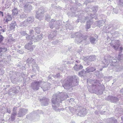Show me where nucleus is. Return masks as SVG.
Returning <instances> with one entry per match:
<instances>
[{"mask_svg":"<svg viewBox=\"0 0 123 123\" xmlns=\"http://www.w3.org/2000/svg\"><path fill=\"white\" fill-rule=\"evenodd\" d=\"M91 86H87L89 91L93 93L94 91L97 92H99L100 89L104 90L105 89L104 86L103 85H101L100 81L97 80H92Z\"/></svg>","mask_w":123,"mask_h":123,"instance_id":"obj_3","label":"nucleus"},{"mask_svg":"<svg viewBox=\"0 0 123 123\" xmlns=\"http://www.w3.org/2000/svg\"><path fill=\"white\" fill-rule=\"evenodd\" d=\"M68 77H71L70 80H72V81H73L74 83H75L74 86H76L78 85V84L79 78L77 76L74 75L72 76H70Z\"/></svg>","mask_w":123,"mask_h":123,"instance_id":"obj_20","label":"nucleus"},{"mask_svg":"<svg viewBox=\"0 0 123 123\" xmlns=\"http://www.w3.org/2000/svg\"><path fill=\"white\" fill-rule=\"evenodd\" d=\"M28 111V110L25 108H21L19 110L17 114V117H22L26 114Z\"/></svg>","mask_w":123,"mask_h":123,"instance_id":"obj_14","label":"nucleus"},{"mask_svg":"<svg viewBox=\"0 0 123 123\" xmlns=\"http://www.w3.org/2000/svg\"><path fill=\"white\" fill-rule=\"evenodd\" d=\"M114 33H115V35L116 34V36H118V32L116 31L114 32Z\"/></svg>","mask_w":123,"mask_h":123,"instance_id":"obj_59","label":"nucleus"},{"mask_svg":"<svg viewBox=\"0 0 123 123\" xmlns=\"http://www.w3.org/2000/svg\"><path fill=\"white\" fill-rule=\"evenodd\" d=\"M29 23L25 20L24 22H22L20 24V26L22 27H24L28 25Z\"/></svg>","mask_w":123,"mask_h":123,"instance_id":"obj_33","label":"nucleus"},{"mask_svg":"<svg viewBox=\"0 0 123 123\" xmlns=\"http://www.w3.org/2000/svg\"><path fill=\"white\" fill-rule=\"evenodd\" d=\"M95 113L96 114H98L99 113V111H96L95 112Z\"/></svg>","mask_w":123,"mask_h":123,"instance_id":"obj_60","label":"nucleus"},{"mask_svg":"<svg viewBox=\"0 0 123 123\" xmlns=\"http://www.w3.org/2000/svg\"><path fill=\"white\" fill-rule=\"evenodd\" d=\"M74 100V99L73 98H71L70 100H67V101L68 102H69L70 103V104H74L75 103Z\"/></svg>","mask_w":123,"mask_h":123,"instance_id":"obj_42","label":"nucleus"},{"mask_svg":"<svg viewBox=\"0 0 123 123\" xmlns=\"http://www.w3.org/2000/svg\"><path fill=\"white\" fill-rule=\"evenodd\" d=\"M79 20L80 19H77V20L76 21V23L79 22Z\"/></svg>","mask_w":123,"mask_h":123,"instance_id":"obj_61","label":"nucleus"},{"mask_svg":"<svg viewBox=\"0 0 123 123\" xmlns=\"http://www.w3.org/2000/svg\"><path fill=\"white\" fill-rule=\"evenodd\" d=\"M40 101L41 104L44 106H46L49 104V99L46 97H43L40 99Z\"/></svg>","mask_w":123,"mask_h":123,"instance_id":"obj_18","label":"nucleus"},{"mask_svg":"<svg viewBox=\"0 0 123 123\" xmlns=\"http://www.w3.org/2000/svg\"><path fill=\"white\" fill-rule=\"evenodd\" d=\"M92 12H93V13L94 14H92V15H93L94 16V15L95 14V13L98 10V6H95L93 7L92 8ZM92 14V13L90 14V15Z\"/></svg>","mask_w":123,"mask_h":123,"instance_id":"obj_36","label":"nucleus"},{"mask_svg":"<svg viewBox=\"0 0 123 123\" xmlns=\"http://www.w3.org/2000/svg\"><path fill=\"white\" fill-rule=\"evenodd\" d=\"M17 108L16 107L13 108V112L11 114V117L9 119V120L12 121H13L15 119L16 116L17 115Z\"/></svg>","mask_w":123,"mask_h":123,"instance_id":"obj_19","label":"nucleus"},{"mask_svg":"<svg viewBox=\"0 0 123 123\" xmlns=\"http://www.w3.org/2000/svg\"><path fill=\"white\" fill-rule=\"evenodd\" d=\"M21 4H23L25 3L26 0H19Z\"/></svg>","mask_w":123,"mask_h":123,"instance_id":"obj_55","label":"nucleus"},{"mask_svg":"<svg viewBox=\"0 0 123 123\" xmlns=\"http://www.w3.org/2000/svg\"><path fill=\"white\" fill-rule=\"evenodd\" d=\"M110 26H109V27H108V30L109 32H110V33H111V30L112 29H113V28H114V29H117V26L116 27H114V26L112 27H110Z\"/></svg>","mask_w":123,"mask_h":123,"instance_id":"obj_41","label":"nucleus"},{"mask_svg":"<svg viewBox=\"0 0 123 123\" xmlns=\"http://www.w3.org/2000/svg\"><path fill=\"white\" fill-rule=\"evenodd\" d=\"M27 17V16L26 14L24 13H23L20 15V18H25Z\"/></svg>","mask_w":123,"mask_h":123,"instance_id":"obj_43","label":"nucleus"},{"mask_svg":"<svg viewBox=\"0 0 123 123\" xmlns=\"http://www.w3.org/2000/svg\"><path fill=\"white\" fill-rule=\"evenodd\" d=\"M108 99H109L110 101L112 102H117L118 101V99L117 97L111 96H109L108 97Z\"/></svg>","mask_w":123,"mask_h":123,"instance_id":"obj_24","label":"nucleus"},{"mask_svg":"<svg viewBox=\"0 0 123 123\" xmlns=\"http://www.w3.org/2000/svg\"><path fill=\"white\" fill-rule=\"evenodd\" d=\"M24 10L25 12L27 13L30 12L32 9V6L30 4V3H26L24 6Z\"/></svg>","mask_w":123,"mask_h":123,"instance_id":"obj_16","label":"nucleus"},{"mask_svg":"<svg viewBox=\"0 0 123 123\" xmlns=\"http://www.w3.org/2000/svg\"><path fill=\"white\" fill-rule=\"evenodd\" d=\"M19 92V91L18 90H15L12 91L13 93H18Z\"/></svg>","mask_w":123,"mask_h":123,"instance_id":"obj_56","label":"nucleus"},{"mask_svg":"<svg viewBox=\"0 0 123 123\" xmlns=\"http://www.w3.org/2000/svg\"><path fill=\"white\" fill-rule=\"evenodd\" d=\"M6 112H8L9 113H10L11 112L10 109V108H7V109Z\"/></svg>","mask_w":123,"mask_h":123,"instance_id":"obj_54","label":"nucleus"},{"mask_svg":"<svg viewBox=\"0 0 123 123\" xmlns=\"http://www.w3.org/2000/svg\"><path fill=\"white\" fill-rule=\"evenodd\" d=\"M6 31H5V30L3 29H1L0 30V43L4 39V37L2 35H0L1 33V32H4Z\"/></svg>","mask_w":123,"mask_h":123,"instance_id":"obj_35","label":"nucleus"},{"mask_svg":"<svg viewBox=\"0 0 123 123\" xmlns=\"http://www.w3.org/2000/svg\"><path fill=\"white\" fill-rule=\"evenodd\" d=\"M94 16V15L92 14L91 15H88L85 18V20H86L88 19L89 20L87 21V25L86 27V29H88L90 28L91 25L92 24V22L90 21V19H92Z\"/></svg>","mask_w":123,"mask_h":123,"instance_id":"obj_13","label":"nucleus"},{"mask_svg":"<svg viewBox=\"0 0 123 123\" xmlns=\"http://www.w3.org/2000/svg\"><path fill=\"white\" fill-rule=\"evenodd\" d=\"M18 52L20 53V54H22L24 53V51H23L21 49V50H18L17 51Z\"/></svg>","mask_w":123,"mask_h":123,"instance_id":"obj_53","label":"nucleus"},{"mask_svg":"<svg viewBox=\"0 0 123 123\" xmlns=\"http://www.w3.org/2000/svg\"><path fill=\"white\" fill-rule=\"evenodd\" d=\"M26 20L29 24H30L34 21V18L33 17L31 16L27 18Z\"/></svg>","mask_w":123,"mask_h":123,"instance_id":"obj_31","label":"nucleus"},{"mask_svg":"<svg viewBox=\"0 0 123 123\" xmlns=\"http://www.w3.org/2000/svg\"><path fill=\"white\" fill-rule=\"evenodd\" d=\"M60 21H57L55 22V25L57 27L58 26L60 25Z\"/></svg>","mask_w":123,"mask_h":123,"instance_id":"obj_51","label":"nucleus"},{"mask_svg":"<svg viewBox=\"0 0 123 123\" xmlns=\"http://www.w3.org/2000/svg\"><path fill=\"white\" fill-rule=\"evenodd\" d=\"M41 86L40 87L44 92L49 89L51 85L50 83L42 80L41 81Z\"/></svg>","mask_w":123,"mask_h":123,"instance_id":"obj_11","label":"nucleus"},{"mask_svg":"<svg viewBox=\"0 0 123 123\" xmlns=\"http://www.w3.org/2000/svg\"><path fill=\"white\" fill-rule=\"evenodd\" d=\"M121 119H122V121H123V116L121 117Z\"/></svg>","mask_w":123,"mask_h":123,"instance_id":"obj_64","label":"nucleus"},{"mask_svg":"<svg viewBox=\"0 0 123 123\" xmlns=\"http://www.w3.org/2000/svg\"><path fill=\"white\" fill-rule=\"evenodd\" d=\"M13 76H11V74L10 75V76L11 77V80L13 84H16L17 83V82H18V79H17V77H16V75H15V74L14 73H13Z\"/></svg>","mask_w":123,"mask_h":123,"instance_id":"obj_22","label":"nucleus"},{"mask_svg":"<svg viewBox=\"0 0 123 123\" xmlns=\"http://www.w3.org/2000/svg\"><path fill=\"white\" fill-rule=\"evenodd\" d=\"M111 62L113 64V65L114 66H116V65L115 64H117L118 63L117 61L114 59H113V60H112Z\"/></svg>","mask_w":123,"mask_h":123,"instance_id":"obj_45","label":"nucleus"},{"mask_svg":"<svg viewBox=\"0 0 123 123\" xmlns=\"http://www.w3.org/2000/svg\"><path fill=\"white\" fill-rule=\"evenodd\" d=\"M115 67L114 68H115L116 71L119 72L121 71L123 69V67L121 65L117 66V65L114 66Z\"/></svg>","mask_w":123,"mask_h":123,"instance_id":"obj_27","label":"nucleus"},{"mask_svg":"<svg viewBox=\"0 0 123 123\" xmlns=\"http://www.w3.org/2000/svg\"><path fill=\"white\" fill-rule=\"evenodd\" d=\"M98 36L96 37H91L90 38V40L91 43L93 44L96 43L95 42L97 41L96 39L97 38Z\"/></svg>","mask_w":123,"mask_h":123,"instance_id":"obj_29","label":"nucleus"},{"mask_svg":"<svg viewBox=\"0 0 123 123\" xmlns=\"http://www.w3.org/2000/svg\"><path fill=\"white\" fill-rule=\"evenodd\" d=\"M110 45L115 50H117L119 46V41L118 40L112 41Z\"/></svg>","mask_w":123,"mask_h":123,"instance_id":"obj_15","label":"nucleus"},{"mask_svg":"<svg viewBox=\"0 0 123 123\" xmlns=\"http://www.w3.org/2000/svg\"><path fill=\"white\" fill-rule=\"evenodd\" d=\"M4 73V71L3 70L1 69L0 68V75H2Z\"/></svg>","mask_w":123,"mask_h":123,"instance_id":"obj_52","label":"nucleus"},{"mask_svg":"<svg viewBox=\"0 0 123 123\" xmlns=\"http://www.w3.org/2000/svg\"><path fill=\"white\" fill-rule=\"evenodd\" d=\"M37 117L38 118V119H37V120H39V116H37V117Z\"/></svg>","mask_w":123,"mask_h":123,"instance_id":"obj_62","label":"nucleus"},{"mask_svg":"<svg viewBox=\"0 0 123 123\" xmlns=\"http://www.w3.org/2000/svg\"><path fill=\"white\" fill-rule=\"evenodd\" d=\"M105 23V22L103 20H100L96 22L95 23V24H96L99 27L104 25Z\"/></svg>","mask_w":123,"mask_h":123,"instance_id":"obj_30","label":"nucleus"},{"mask_svg":"<svg viewBox=\"0 0 123 123\" xmlns=\"http://www.w3.org/2000/svg\"><path fill=\"white\" fill-rule=\"evenodd\" d=\"M85 71L84 70H82L81 71L79 72V75L80 76H83L84 75V74L86 73H85Z\"/></svg>","mask_w":123,"mask_h":123,"instance_id":"obj_44","label":"nucleus"},{"mask_svg":"<svg viewBox=\"0 0 123 123\" xmlns=\"http://www.w3.org/2000/svg\"><path fill=\"white\" fill-rule=\"evenodd\" d=\"M45 12L44 9L43 7H40L38 11L36 12V17L39 20L43 18Z\"/></svg>","mask_w":123,"mask_h":123,"instance_id":"obj_10","label":"nucleus"},{"mask_svg":"<svg viewBox=\"0 0 123 123\" xmlns=\"http://www.w3.org/2000/svg\"><path fill=\"white\" fill-rule=\"evenodd\" d=\"M60 74H58L56 75L54 74L53 75V76L55 78H59L60 77Z\"/></svg>","mask_w":123,"mask_h":123,"instance_id":"obj_48","label":"nucleus"},{"mask_svg":"<svg viewBox=\"0 0 123 123\" xmlns=\"http://www.w3.org/2000/svg\"><path fill=\"white\" fill-rule=\"evenodd\" d=\"M96 59V56L94 55H92L89 57H86L84 58L85 61H87L88 62H90L91 61H94Z\"/></svg>","mask_w":123,"mask_h":123,"instance_id":"obj_21","label":"nucleus"},{"mask_svg":"<svg viewBox=\"0 0 123 123\" xmlns=\"http://www.w3.org/2000/svg\"><path fill=\"white\" fill-rule=\"evenodd\" d=\"M76 62L78 63H80V61L79 60H77V61H76Z\"/></svg>","mask_w":123,"mask_h":123,"instance_id":"obj_63","label":"nucleus"},{"mask_svg":"<svg viewBox=\"0 0 123 123\" xmlns=\"http://www.w3.org/2000/svg\"><path fill=\"white\" fill-rule=\"evenodd\" d=\"M75 35L76 36L75 42L78 44L80 43L83 40H86L88 37L87 36L84 35L79 33H76Z\"/></svg>","mask_w":123,"mask_h":123,"instance_id":"obj_8","label":"nucleus"},{"mask_svg":"<svg viewBox=\"0 0 123 123\" xmlns=\"http://www.w3.org/2000/svg\"><path fill=\"white\" fill-rule=\"evenodd\" d=\"M0 15H2V16H3V12L1 11H0Z\"/></svg>","mask_w":123,"mask_h":123,"instance_id":"obj_58","label":"nucleus"},{"mask_svg":"<svg viewBox=\"0 0 123 123\" xmlns=\"http://www.w3.org/2000/svg\"><path fill=\"white\" fill-rule=\"evenodd\" d=\"M35 30L37 34L39 33L40 30V28L38 27H37L36 28H33L31 30H33H33ZM31 30V29L30 30Z\"/></svg>","mask_w":123,"mask_h":123,"instance_id":"obj_37","label":"nucleus"},{"mask_svg":"<svg viewBox=\"0 0 123 123\" xmlns=\"http://www.w3.org/2000/svg\"><path fill=\"white\" fill-rule=\"evenodd\" d=\"M118 4L121 6H123V0H119Z\"/></svg>","mask_w":123,"mask_h":123,"instance_id":"obj_49","label":"nucleus"},{"mask_svg":"<svg viewBox=\"0 0 123 123\" xmlns=\"http://www.w3.org/2000/svg\"><path fill=\"white\" fill-rule=\"evenodd\" d=\"M96 69L95 68L93 67H88L86 69V71H85V73H88L89 72H92Z\"/></svg>","mask_w":123,"mask_h":123,"instance_id":"obj_25","label":"nucleus"},{"mask_svg":"<svg viewBox=\"0 0 123 123\" xmlns=\"http://www.w3.org/2000/svg\"><path fill=\"white\" fill-rule=\"evenodd\" d=\"M41 80L39 81H36L32 82L31 84V87L32 89L34 91H37L39 89V88L41 86Z\"/></svg>","mask_w":123,"mask_h":123,"instance_id":"obj_9","label":"nucleus"},{"mask_svg":"<svg viewBox=\"0 0 123 123\" xmlns=\"http://www.w3.org/2000/svg\"><path fill=\"white\" fill-rule=\"evenodd\" d=\"M72 112L73 114H76L78 115L83 117L87 113L86 109L81 106L76 105L73 107L72 111Z\"/></svg>","mask_w":123,"mask_h":123,"instance_id":"obj_4","label":"nucleus"},{"mask_svg":"<svg viewBox=\"0 0 123 123\" xmlns=\"http://www.w3.org/2000/svg\"><path fill=\"white\" fill-rule=\"evenodd\" d=\"M54 22L53 19H52V21L49 22V26L50 28L53 29L54 27L55 26V25L54 24Z\"/></svg>","mask_w":123,"mask_h":123,"instance_id":"obj_39","label":"nucleus"},{"mask_svg":"<svg viewBox=\"0 0 123 123\" xmlns=\"http://www.w3.org/2000/svg\"><path fill=\"white\" fill-rule=\"evenodd\" d=\"M16 25V22L14 21H12L9 27L10 30H12L14 28L15 26Z\"/></svg>","mask_w":123,"mask_h":123,"instance_id":"obj_34","label":"nucleus"},{"mask_svg":"<svg viewBox=\"0 0 123 123\" xmlns=\"http://www.w3.org/2000/svg\"><path fill=\"white\" fill-rule=\"evenodd\" d=\"M15 75L17 76L18 82H22L23 80L24 84L26 83V78L25 77V75L23 73H17L15 74Z\"/></svg>","mask_w":123,"mask_h":123,"instance_id":"obj_12","label":"nucleus"},{"mask_svg":"<svg viewBox=\"0 0 123 123\" xmlns=\"http://www.w3.org/2000/svg\"><path fill=\"white\" fill-rule=\"evenodd\" d=\"M68 97L67 94L65 93L62 92L55 95H54L51 100L52 106L53 109L57 111H60L62 109L58 108L60 106V102L64 100Z\"/></svg>","mask_w":123,"mask_h":123,"instance_id":"obj_2","label":"nucleus"},{"mask_svg":"<svg viewBox=\"0 0 123 123\" xmlns=\"http://www.w3.org/2000/svg\"><path fill=\"white\" fill-rule=\"evenodd\" d=\"M123 48V47H120L119 48V51H120L122 52Z\"/></svg>","mask_w":123,"mask_h":123,"instance_id":"obj_57","label":"nucleus"},{"mask_svg":"<svg viewBox=\"0 0 123 123\" xmlns=\"http://www.w3.org/2000/svg\"><path fill=\"white\" fill-rule=\"evenodd\" d=\"M68 97L67 94L65 93L62 92L55 95H54L51 100L52 106L53 109L57 111H60L62 109L58 108L60 106V102L64 100Z\"/></svg>","mask_w":123,"mask_h":123,"instance_id":"obj_1","label":"nucleus"},{"mask_svg":"<svg viewBox=\"0 0 123 123\" xmlns=\"http://www.w3.org/2000/svg\"><path fill=\"white\" fill-rule=\"evenodd\" d=\"M73 68L75 70L77 71H78L79 70L82 69L83 67L80 64H75Z\"/></svg>","mask_w":123,"mask_h":123,"instance_id":"obj_28","label":"nucleus"},{"mask_svg":"<svg viewBox=\"0 0 123 123\" xmlns=\"http://www.w3.org/2000/svg\"><path fill=\"white\" fill-rule=\"evenodd\" d=\"M5 18L4 19V21L5 23H7L8 21L11 20H12V18L11 15H7L5 16Z\"/></svg>","mask_w":123,"mask_h":123,"instance_id":"obj_26","label":"nucleus"},{"mask_svg":"<svg viewBox=\"0 0 123 123\" xmlns=\"http://www.w3.org/2000/svg\"><path fill=\"white\" fill-rule=\"evenodd\" d=\"M56 35V33L54 32H52L48 35V37L49 39H52Z\"/></svg>","mask_w":123,"mask_h":123,"instance_id":"obj_32","label":"nucleus"},{"mask_svg":"<svg viewBox=\"0 0 123 123\" xmlns=\"http://www.w3.org/2000/svg\"><path fill=\"white\" fill-rule=\"evenodd\" d=\"M30 35L29 36L26 37V39L27 41H34V42H36L42 39L43 38L42 35L40 34L35 37L34 36V31L33 30H31L30 31Z\"/></svg>","mask_w":123,"mask_h":123,"instance_id":"obj_5","label":"nucleus"},{"mask_svg":"<svg viewBox=\"0 0 123 123\" xmlns=\"http://www.w3.org/2000/svg\"><path fill=\"white\" fill-rule=\"evenodd\" d=\"M110 62V60L109 61L108 59L107 60L105 58L102 62L101 64H102V66L103 68L106 67Z\"/></svg>","mask_w":123,"mask_h":123,"instance_id":"obj_23","label":"nucleus"},{"mask_svg":"<svg viewBox=\"0 0 123 123\" xmlns=\"http://www.w3.org/2000/svg\"><path fill=\"white\" fill-rule=\"evenodd\" d=\"M21 34V35L23 36H25V35H26V37H28V36H29L28 35L25 33V31H22L20 32Z\"/></svg>","mask_w":123,"mask_h":123,"instance_id":"obj_46","label":"nucleus"},{"mask_svg":"<svg viewBox=\"0 0 123 123\" xmlns=\"http://www.w3.org/2000/svg\"><path fill=\"white\" fill-rule=\"evenodd\" d=\"M113 11L116 14L117 13L118 11V10L117 8L113 9Z\"/></svg>","mask_w":123,"mask_h":123,"instance_id":"obj_50","label":"nucleus"},{"mask_svg":"<svg viewBox=\"0 0 123 123\" xmlns=\"http://www.w3.org/2000/svg\"><path fill=\"white\" fill-rule=\"evenodd\" d=\"M32 42V41H30L29 43L26 44L25 46L26 49L31 51H32L33 50V48L35 47L34 46L31 45L33 44Z\"/></svg>","mask_w":123,"mask_h":123,"instance_id":"obj_17","label":"nucleus"},{"mask_svg":"<svg viewBox=\"0 0 123 123\" xmlns=\"http://www.w3.org/2000/svg\"><path fill=\"white\" fill-rule=\"evenodd\" d=\"M7 50V48L4 47H0V53L4 52Z\"/></svg>","mask_w":123,"mask_h":123,"instance_id":"obj_40","label":"nucleus"},{"mask_svg":"<svg viewBox=\"0 0 123 123\" xmlns=\"http://www.w3.org/2000/svg\"><path fill=\"white\" fill-rule=\"evenodd\" d=\"M12 12L13 15H17L18 13L17 8H15L13 9L12 10Z\"/></svg>","mask_w":123,"mask_h":123,"instance_id":"obj_38","label":"nucleus"},{"mask_svg":"<svg viewBox=\"0 0 123 123\" xmlns=\"http://www.w3.org/2000/svg\"><path fill=\"white\" fill-rule=\"evenodd\" d=\"M70 77H68L66 83L63 85L64 88L69 92H71L73 89L72 80H70Z\"/></svg>","mask_w":123,"mask_h":123,"instance_id":"obj_6","label":"nucleus"},{"mask_svg":"<svg viewBox=\"0 0 123 123\" xmlns=\"http://www.w3.org/2000/svg\"><path fill=\"white\" fill-rule=\"evenodd\" d=\"M26 62L29 64H32V70L33 72H35L36 69L39 71V68L36 64V62H35V60L34 59L32 58H29L27 59Z\"/></svg>","mask_w":123,"mask_h":123,"instance_id":"obj_7","label":"nucleus"},{"mask_svg":"<svg viewBox=\"0 0 123 123\" xmlns=\"http://www.w3.org/2000/svg\"><path fill=\"white\" fill-rule=\"evenodd\" d=\"M50 19V18L49 15H47L45 16V20H47V21H49V20Z\"/></svg>","mask_w":123,"mask_h":123,"instance_id":"obj_47","label":"nucleus"}]
</instances>
